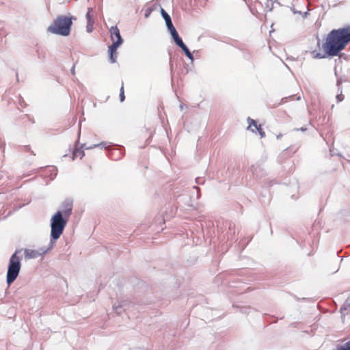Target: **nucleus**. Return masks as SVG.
<instances>
[{
    "label": "nucleus",
    "mask_w": 350,
    "mask_h": 350,
    "mask_svg": "<svg viewBox=\"0 0 350 350\" xmlns=\"http://www.w3.org/2000/svg\"><path fill=\"white\" fill-rule=\"evenodd\" d=\"M350 42V25L332 30L326 36L322 47L325 55L312 52L314 58H325L326 56H338Z\"/></svg>",
    "instance_id": "1"
},
{
    "label": "nucleus",
    "mask_w": 350,
    "mask_h": 350,
    "mask_svg": "<svg viewBox=\"0 0 350 350\" xmlns=\"http://www.w3.org/2000/svg\"><path fill=\"white\" fill-rule=\"evenodd\" d=\"M68 219L63 217V213L58 211L51 219V237L53 240L58 239L62 234L67 224Z\"/></svg>",
    "instance_id": "2"
},
{
    "label": "nucleus",
    "mask_w": 350,
    "mask_h": 350,
    "mask_svg": "<svg viewBox=\"0 0 350 350\" xmlns=\"http://www.w3.org/2000/svg\"><path fill=\"white\" fill-rule=\"evenodd\" d=\"M20 250H16L10 257L8 272L6 276V282L10 285L17 278L21 268V257L18 256Z\"/></svg>",
    "instance_id": "3"
},
{
    "label": "nucleus",
    "mask_w": 350,
    "mask_h": 350,
    "mask_svg": "<svg viewBox=\"0 0 350 350\" xmlns=\"http://www.w3.org/2000/svg\"><path fill=\"white\" fill-rule=\"evenodd\" d=\"M72 24L70 18L61 16L54 21L53 25L49 27V31L55 34L68 36L70 33Z\"/></svg>",
    "instance_id": "4"
},
{
    "label": "nucleus",
    "mask_w": 350,
    "mask_h": 350,
    "mask_svg": "<svg viewBox=\"0 0 350 350\" xmlns=\"http://www.w3.org/2000/svg\"><path fill=\"white\" fill-rule=\"evenodd\" d=\"M110 37L112 44L120 46L122 44L123 40L120 36V30L117 26H113L109 29Z\"/></svg>",
    "instance_id": "5"
},
{
    "label": "nucleus",
    "mask_w": 350,
    "mask_h": 350,
    "mask_svg": "<svg viewBox=\"0 0 350 350\" xmlns=\"http://www.w3.org/2000/svg\"><path fill=\"white\" fill-rule=\"evenodd\" d=\"M119 46L112 44L109 46V58L112 63L116 62L117 58V48Z\"/></svg>",
    "instance_id": "6"
},
{
    "label": "nucleus",
    "mask_w": 350,
    "mask_h": 350,
    "mask_svg": "<svg viewBox=\"0 0 350 350\" xmlns=\"http://www.w3.org/2000/svg\"><path fill=\"white\" fill-rule=\"evenodd\" d=\"M72 205L71 202H66L64 204V208L62 213H63V217L68 219L69 218L70 215L72 213Z\"/></svg>",
    "instance_id": "7"
},
{
    "label": "nucleus",
    "mask_w": 350,
    "mask_h": 350,
    "mask_svg": "<svg viewBox=\"0 0 350 350\" xmlns=\"http://www.w3.org/2000/svg\"><path fill=\"white\" fill-rule=\"evenodd\" d=\"M170 31L171 35L176 42V44L180 46L184 42H183L182 39L179 37L178 32L176 31L175 27L172 29Z\"/></svg>",
    "instance_id": "8"
},
{
    "label": "nucleus",
    "mask_w": 350,
    "mask_h": 350,
    "mask_svg": "<svg viewBox=\"0 0 350 350\" xmlns=\"http://www.w3.org/2000/svg\"><path fill=\"white\" fill-rule=\"evenodd\" d=\"M161 13H162V16H163V18L165 21L166 25H167L168 29L171 30L172 29L174 28V27L172 23L170 16L163 9L161 10Z\"/></svg>",
    "instance_id": "9"
},
{
    "label": "nucleus",
    "mask_w": 350,
    "mask_h": 350,
    "mask_svg": "<svg viewBox=\"0 0 350 350\" xmlns=\"http://www.w3.org/2000/svg\"><path fill=\"white\" fill-rule=\"evenodd\" d=\"M25 256L27 258H36L40 256V253L36 250H25Z\"/></svg>",
    "instance_id": "10"
},
{
    "label": "nucleus",
    "mask_w": 350,
    "mask_h": 350,
    "mask_svg": "<svg viewBox=\"0 0 350 350\" xmlns=\"http://www.w3.org/2000/svg\"><path fill=\"white\" fill-rule=\"evenodd\" d=\"M182 50L185 52V55L191 59V60H193V55L191 54V53L189 51V50L188 49V48L187 47V46L185 44H183L180 46Z\"/></svg>",
    "instance_id": "11"
},
{
    "label": "nucleus",
    "mask_w": 350,
    "mask_h": 350,
    "mask_svg": "<svg viewBox=\"0 0 350 350\" xmlns=\"http://www.w3.org/2000/svg\"><path fill=\"white\" fill-rule=\"evenodd\" d=\"M84 156V152L80 149H76L72 154V159H75L77 157L81 159Z\"/></svg>",
    "instance_id": "12"
},
{
    "label": "nucleus",
    "mask_w": 350,
    "mask_h": 350,
    "mask_svg": "<svg viewBox=\"0 0 350 350\" xmlns=\"http://www.w3.org/2000/svg\"><path fill=\"white\" fill-rule=\"evenodd\" d=\"M92 12H93L92 9H88V11L86 14L87 23L94 22Z\"/></svg>",
    "instance_id": "13"
},
{
    "label": "nucleus",
    "mask_w": 350,
    "mask_h": 350,
    "mask_svg": "<svg viewBox=\"0 0 350 350\" xmlns=\"http://www.w3.org/2000/svg\"><path fill=\"white\" fill-rule=\"evenodd\" d=\"M247 121L249 123V125L247 127L248 129H250L252 126H254L256 129L258 127L257 122L255 120L251 119L250 118H248Z\"/></svg>",
    "instance_id": "14"
},
{
    "label": "nucleus",
    "mask_w": 350,
    "mask_h": 350,
    "mask_svg": "<svg viewBox=\"0 0 350 350\" xmlns=\"http://www.w3.org/2000/svg\"><path fill=\"white\" fill-rule=\"evenodd\" d=\"M94 22H88L87 23L86 31L89 33L92 32L94 29Z\"/></svg>",
    "instance_id": "15"
},
{
    "label": "nucleus",
    "mask_w": 350,
    "mask_h": 350,
    "mask_svg": "<svg viewBox=\"0 0 350 350\" xmlns=\"http://www.w3.org/2000/svg\"><path fill=\"white\" fill-rule=\"evenodd\" d=\"M125 99L124 96V86L123 84L121 86L120 91V100L121 102H123Z\"/></svg>",
    "instance_id": "16"
},
{
    "label": "nucleus",
    "mask_w": 350,
    "mask_h": 350,
    "mask_svg": "<svg viewBox=\"0 0 350 350\" xmlns=\"http://www.w3.org/2000/svg\"><path fill=\"white\" fill-rule=\"evenodd\" d=\"M256 130L258 131L259 134L262 137H265V133L263 131L261 125H258V127L256 129Z\"/></svg>",
    "instance_id": "17"
},
{
    "label": "nucleus",
    "mask_w": 350,
    "mask_h": 350,
    "mask_svg": "<svg viewBox=\"0 0 350 350\" xmlns=\"http://www.w3.org/2000/svg\"><path fill=\"white\" fill-rule=\"evenodd\" d=\"M336 98H337L338 101L340 102V101H342V100H343V98H344V96H343V95H342V94H340V95H338V96H336Z\"/></svg>",
    "instance_id": "18"
}]
</instances>
